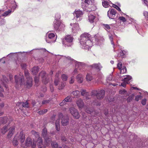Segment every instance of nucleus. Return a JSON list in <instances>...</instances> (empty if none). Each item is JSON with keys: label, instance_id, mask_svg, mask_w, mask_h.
<instances>
[{"label": "nucleus", "instance_id": "obj_56", "mask_svg": "<svg viewBox=\"0 0 148 148\" xmlns=\"http://www.w3.org/2000/svg\"><path fill=\"white\" fill-rule=\"evenodd\" d=\"M4 91V90L1 88L0 86V97H3V94L1 93L2 92Z\"/></svg>", "mask_w": 148, "mask_h": 148}, {"label": "nucleus", "instance_id": "obj_59", "mask_svg": "<svg viewBox=\"0 0 148 148\" xmlns=\"http://www.w3.org/2000/svg\"><path fill=\"white\" fill-rule=\"evenodd\" d=\"M74 76H72L71 77V79L69 81V82L70 84H73L74 82Z\"/></svg>", "mask_w": 148, "mask_h": 148}, {"label": "nucleus", "instance_id": "obj_24", "mask_svg": "<svg viewBox=\"0 0 148 148\" xmlns=\"http://www.w3.org/2000/svg\"><path fill=\"white\" fill-rule=\"evenodd\" d=\"M81 94L82 96H86L87 99H89L90 98V96L89 95V93L86 92L85 90L83 89L81 90Z\"/></svg>", "mask_w": 148, "mask_h": 148}, {"label": "nucleus", "instance_id": "obj_64", "mask_svg": "<svg viewBox=\"0 0 148 148\" xmlns=\"http://www.w3.org/2000/svg\"><path fill=\"white\" fill-rule=\"evenodd\" d=\"M39 77L35 76L34 77V81L36 83H38L39 81Z\"/></svg>", "mask_w": 148, "mask_h": 148}, {"label": "nucleus", "instance_id": "obj_53", "mask_svg": "<svg viewBox=\"0 0 148 148\" xmlns=\"http://www.w3.org/2000/svg\"><path fill=\"white\" fill-rule=\"evenodd\" d=\"M119 19L120 20L122 21L123 22H125L126 21V20L125 18L123 16L119 17Z\"/></svg>", "mask_w": 148, "mask_h": 148}, {"label": "nucleus", "instance_id": "obj_46", "mask_svg": "<svg viewBox=\"0 0 148 148\" xmlns=\"http://www.w3.org/2000/svg\"><path fill=\"white\" fill-rule=\"evenodd\" d=\"M119 94L121 95H125L127 93V91L124 89H122L119 91Z\"/></svg>", "mask_w": 148, "mask_h": 148}, {"label": "nucleus", "instance_id": "obj_23", "mask_svg": "<svg viewBox=\"0 0 148 148\" xmlns=\"http://www.w3.org/2000/svg\"><path fill=\"white\" fill-rule=\"evenodd\" d=\"M76 78L77 82L79 83H81L84 80L83 75L80 74H78L76 77Z\"/></svg>", "mask_w": 148, "mask_h": 148}, {"label": "nucleus", "instance_id": "obj_20", "mask_svg": "<svg viewBox=\"0 0 148 148\" xmlns=\"http://www.w3.org/2000/svg\"><path fill=\"white\" fill-rule=\"evenodd\" d=\"M15 129V126H12L11 127H10L9 129V131L8 134V138L11 137L13 135Z\"/></svg>", "mask_w": 148, "mask_h": 148}, {"label": "nucleus", "instance_id": "obj_32", "mask_svg": "<svg viewBox=\"0 0 148 148\" xmlns=\"http://www.w3.org/2000/svg\"><path fill=\"white\" fill-rule=\"evenodd\" d=\"M126 52L124 51H121L117 55V56L118 57H121L122 58H124L125 56Z\"/></svg>", "mask_w": 148, "mask_h": 148}, {"label": "nucleus", "instance_id": "obj_2", "mask_svg": "<svg viewBox=\"0 0 148 148\" xmlns=\"http://www.w3.org/2000/svg\"><path fill=\"white\" fill-rule=\"evenodd\" d=\"M73 38L70 35L66 36L62 41L63 45L64 46L70 47L73 45Z\"/></svg>", "mask_w": 148, "mask_h": 148}, {"label": "nucleus", "instance_id": "obj_4", "mask_svg": "<svg viewBox=\"0 0 148 148\" xmlns=\"http://www.w3.org/2000/svg\"><path fill=\"white\" fill-rule=\"evenodd\" d=\"M15 81L16 83V87L18 88L19 86L24 84V78L23 75H19V76L16 75L15 76Z\"/></svg>", "mask_w": 148, "mask_h": 148}, {"label": "nucleus", "instance_id": "obj_58", "mask_svg": "<svg viewBox=\"0 0 148 148\" xmlns=\"http://www.w3.org/2000/svg\"><path fill=\"white\" fill-rule=\"evenodd\" d=\"M93 104L96 105L97 106H100L101 105V102L100 101H97V102L93 101Z\"/></svg>", "mask_w": 148, "mask_h": 148}, {"label": "nucleus", "instance_id": "obj_16", "mask_svg": "<svg viewBox=\"0 0 148 148\" xmlns=\"http://www.w3.org/2000/svg\"><path fill=\"white\" fill-rule=\"evenodd\" d=\"M76 67L81 71H84V69L87 66L86 64L84 62H77L75 65Z\"/></svg>", "mask_w": 148, "mask_h": 148}, {"label": "nucleus", "instance_id": "obj_35", "mask_svg": "<svg viewBox=\"0 0 148 148\" xmlns=\"http://www.w3.org/2000/svg\"><path fill=\"white\" fill-rule=\"evenodd\" d=\"M12 10H8V11H5L2 14V16H3L6 17L10 15Z\"/></svg>", "mask_w": 148, "mask_h": 148}, {"label": "nucleus", "instance_id": "obj_37", "mask_svg": "<svg viewBox=\"0 0 148 148\" xmlns=\"http://www.w3.org/2000/svg\"><path fill=\"white\" fill-rule=\"evenodd\" d=\"M109 38L110 40L111 44L113 45V47L114 49L116 46L114 44L113 42V36L111 34H109Z\"/></svg>", "mask_w": 148, "mask_h": 148}, {"label": "nucleus", "instance_id": "obj_44", "mask_svg": "<svg viewBox=\"0 0 148 148\" xmlns=\"http://www.w3.org/2000/svg\"><path fill=\"white\" fill-rule=\"evenodd\" d=\"M47 111V110L44 109L38 112V113L39 114L42 115L46 113Z\"/></svg>", "mask_w": 148, "mask_h": 148}, {"label": "nucleus", "instance_id": "obj_26", "mask_svg": "<svg viewBox=\"0 0 148 148\" xmlns=\"http://www.w3.org/2000/svg\"><path fill=\"white\" fill-rule=\"evenodd\" d=\"M77 104L79 108H82L84 106V103L82 100L81 99H78L77 101Z\"/></svg>", "mask_w": 148, "mask_h": 148}, {"label": "nucleus", "instance_id": "obj_63", "mask_svg": "<svg viewBox=\"0 0 148 148\" xmlns=\"http://www.w3.org/2000/svg\"><path fill=\"white\" fill-rule=\"evenodd\" d=\"M127 84V83H126V82H125V81H123V82L122 83L121 85H119L120 86H122L124 87H125L126 84Z\"/></svg>", "mask_w": 148, "mask_h": 148}, {"label": "nucleus", "instance_id": "obj_34", "mask_svg": "<svg viewBox=\"0 0 148 148\" xmlns=\"http://www.w3.org/2000/svg\"><path fill=\"white\" fill-rule=\"evenodd\" d=\"M132 79V77L129 75L125 76L123 79V81L126 82V83L128 84L129 82Z\"/></svg>", "mask_w": 148, "mask_h": 148}, {"label": "nucleus", "instance_id": "obj_41", "mask_svg": "<svg viewBox=\"0 0 148 148\" xmlns=\"http://www.w3.org/2000/svg\"><path fill=\"white\" fill-rule=\"evenodd\" d=\"M68 75L65 74H62V75L61 78L63 81H66L68 79Z\"/></svg>", "mask_w": 148, "mask_h": 148}, {"label": "nucleus", "instance_id": "obj_47", "mask_svg": "<svg viewBox=\"0 0 148 148\" xmlns=\"http://www.w3.org/2000/svg\"><path fill=\"white\" fill-rule=\"evenodd\" d=\"M134 94H132L127 99V101L128 102H130L131 101L134 97Z\"/></svg>", "mask_w": 148, "mask_h": 148}, {"label": "nucleus", "instance_id": "obj_31", "mask_svg": "<svg viewBox=\"0 0 148 148\" xmlns=\"http://www.w3.org/2000/svg\"><path fill=\"white\" fill-rule=\"evenodd\" d=\"M102 67L100 63L93 64V68H94L97 70H98L99 71L100 70Z\"/></svg>", "mask_w": 148, "mask_h": 148}, {"label": "nucleus", "instance_id": "obj_11", "mask_svg": "<svg viewBox=\"0 0 148 148\" xmlns=\"http://www.w3.org/2000/svg\"><path fill=\"white\" fill-rule=\"evenodd\" d=\"M39 76L42 78V81L44 84H46L49 81L48 75L46 74L45 71H42L39 74Z\"/></svg>", "mask_w": 148, "mask_h": 148}, {"label": "nucleus", "instance_id": "obj_15", "mask_svg": "<svg viewBox=\"0 0 148 148\" xmlns=\"http://www.w3.org/2000/svg\"><path fill=\"white\" fill-rule=\"evenodd\" d=\"M83 14L84 13L83 12L79 10H75L74 13V15L75 17L76 18L77 21H79L81 20L82 18H81L83 16Z\"/></svg>", "mask_w": 148, "mask_h": 148}, {"label": "nucleus", "instance_id": "obj_9", "mask_svg": "<svg viewBox=\"0 0 148 148\" xmlns=\"http://www.w3.org/2000/svg\"><path fill=\"white\" fill-rule=\"evenodd\" d=\"M24 73L25 76L27 79V81L26 84V85L27 87L29 88L32 86V77L29 76V73L27 70H25Z\"/></svg>", "mask_w": 148, "mask_h": 148}, {"label": "nucleus", "instance_id": "obj_36", "mask_svg": "<svg viewBox=\"0 0 148 148\" xmlns=\"http://www.w3.org/2000/svg\"><path fill=\"white\" fill-rule=\"evenodd\" d=\"M8 118L6 117L4 118H0V125L2 123H5L8 121Z\"/></svg>", "mask_w": 148, "mask_h": 148}, {"label": "nucleus", "instance_id": "obj_28", "mask_svg": "<svg viewBox=\"0 0 148 148\" xmlns=\"http://www.w3.org/2000/svg\"><path fill=\"white\" fill-rule=\"evenodd\" d=\"M80 95V92L78 90H75L73 91L71 94V96L75 98H78Z\"/></svg>", "mask_w": 148, "mask_h": 148}, {"label": "nucleus", "instance_id": "obj_42", "mask_svg": "<svg viewBox=\"0 0 148 148\" xmlns=\"http://www.w3.org/2000/svg\"><path fill=\"white\" fill-rule=\"evenodd\" d=\"M92 13H90L88 14V20L89 22L92 23Z\"/></svg>", "mask_w": 148, "mask_h": 148}, {"label": "nucleus", "instance_id": "obj_45", "mask_svg": "<svg viewBox=\"0 0 148 148\" xmlns=\"http://www.w3.org/2000/svg\"><path fill=\"white\" fill-rule=\"evenodd\" d=\"M121 71V73H125L127 71V69L126 67L125 66H123V67L120 69Z\"/></svg>", "mask_w": 148, "mask_h": 148}, {"label": "nucleus", "instance_id": "obj_30", "mask_svg": "<svg viewBox=\"0 0 148 148\" xmlns=\"http://www.w3.org/2000/svg\"><path fill=\"white\" fill-rule=\"evenodd\" d=\"M58 74H56V77L54 81L55 85L56 86L58 85L60 81V79L58 77Z\"/></svg>", "mask_w": 148, "mask_h": 148}, {"label": "nucleus", "instance_id": "obj_29", "mask_svg": "<svg viewBox=\"0 0 148 148\" xmlns=\"http://www.w3.org/2000/svg\"><path fill=\"white\" fill-rule=\"evenodd\" d=\"M92 73L91 72H89L88 73L86 77V80L88 82L91 81L92 79Z\"/></svg>", "mask_w": 148, "mask_h": 148}, {"label": "nucleus", "instance_id": "obj_39", "mask_svg": "<svg viewBox=\"0 0 148 148\" xmlns=\"http://www.w3.org/2000/svg\"><path fill=\"white\" fill-rule=\"evenodd\" d=\"M18 140L17 139V136H15V137L14 138L13 141V144L14 146H16L18 145Z\"/></svg>", "mask_w": 148, "mask_h": 148}, {"label": "nucleus", "instance_id": "obj_49", "mask_svg": "<svg viewBox=\"0 0 148 148\" xmlns=\"http://www.w3.org/2000/svg\"><path fill=\"white\" fill-rule=\"evenodd\" d=\"M112 7L116 9L117 10L121 12V9L119 7H118L117 5L114 4H112Z\"/></svg>", "mask_w": 148, "mask_h": 148}, {"label": "nucleus", "instance_id": "obj_21", "mask_svg": "<svg viewBox=\"0 0 148 148\" xmlns=\"http://www.w3.org/2000/svg\"><path fill=\"white\" fill-rule=\"evenodd\" d=\"M72 99L71 96H68L66 98L62 101V102L60 103V106H62L65 104L66 102H69L71 101Z\"/></svg>", "mask_w": 148, "mask_h": 148}, {"label": "nucleus", "instance_id": "obj_14", "mask_svg": "<svg viewBox=\"0 0 148 148\" xmlns=\"http://www.w3.org/2000/svg\"><path fill=\"white\" fill-rule=\"evenodd\" d=\"M116 10L114 9H111L109 10L107 12L108 16L110 19H114L116 18L115 17L116 15Z\"/></svg>", "mask_w": 148, "mask_h": 148}, {"label": "nucleus", "instance_id": "obj_54", "mask_svg": "<svg viewBox=\"0 0 148 148\" xmlns=\"http://www.w3.org/2000/svg\"><path fill=\"white\" fill-rule=\"evenodd\" d=\"M22 106L24 107L28 108V103L27 101L22 103Z\"/></svg>", "mask_w": 148, "mask_h": 148}, {"label": "nucleus", "instance_id": "obj_7", "mask_svg": "<svg viewBox=\"0 0 148 148\" xmlns=\"http://www.w3.org/2000/svg\"><path fill=\"white\" fill-rule=\"evenodd\" d=\"M105 94V91L103 90L98 92L93 90V97L95 96L98 99H103L104 96Z\"/></svg>", "mask_w": 148, "mask_h": 148}, {"label": "nucleus", "instance_id": "obj_12", "mask_svg": "<svg viewBox=\"0 0 148 148\" xmlns=\"http://www.w3.org/2000/svg\"><path fill=\"white\" fill-rule=\"evenodd\" d=\"M47 130L46 128H44L42 131V135L44 138L45 141L46 142L47 146L49 145V142L51 141V139L48 137L47 135Z\"/></svg>", "mask_w": 148, "mask_h": 148}, {"label": "nucleus", "instance_id": "obj_19", "mask_svg": "<svg viewBox=\"0 0 148 148\" xmlns=\"http://www.w3.org/2000/svg\"><path fill=\"white\" fill-rule=\"evenodd\" d=\"M79 29L78 24L77 23L74 24L73 27L72 28V32L74 34H76L77 33Z\"/></svg>", "mask_w": 148, "mask_h": 148}, {"label": "nucleus", "instance_id": "obj_40", "mask_svg": "<svg viewBox=\"0 0 148 148\" xmlns=\"http://www.w3.org/2000/svg\"><path fill=\"white\" fill-rule=\"evenodd\" d=\"M65 86V83L63 82H62L61 84L59 85L58 89L59 90H62L64 88Z\"/></svg>", "mask_w": 148, "mask_h": 148}, {"label": "nucleus", "instance_id": "obj_1", "mask_svg": "<svg viewBox=\"0 0 148 148\" xmlns=\"http://www.w3.org/2000/svg\"><path fill=\"white\" fill-rule=\"evenodd\" d=\"M79 42L81 48L90 51L92 46V36L88 33H84L81 35Z\"/></svg>", "mask_w": 148, "mask_h": 148}, {"label": "nucleus", "instance_id": "obj_18", "mask_svg": "<svg viewBox=\"0 0 148 148\" xmlns=\"http://www.w3.org/2000/svg\"><path fill=\"white\" fill-rule=\"evenodd\" d=\"M10 127L9 124L6 125L2 128H0V135L1 134H4L8 130Z\"/></svg>", "mask_w": 148, "mask_h": 148}, {"label": "nucleus", "instance_id": "obj_3", "mask_svg": "<svg viewBox=\"0 0 148 148\" xmlns=\"http://www.w3.org/2000/svg\"><path fill=\"white\" fill-rule=\"evenodd\" d=\"M48 37L46 38V40L48 43L54 42L56 40L57 36L56 34L51 32H48L46 34Z\"/></svg>", "mask_w": 148, "mask_h": 148}, {"label": "nucleus", "instance_id": "obj_5", "mask_svg": "<svg viewBox=\"0 0 148 148\" xmlns=\"http://www.w3.org/2000/svg\"><path fill=\"white\" fill-rule=\"evenodd\" d=\"M21 146L24 148H26L28 146H30L32 148H34L36 146V143L34 140L32 143L31 138L28 137L26 140L25 145L22 144Z\"/></svg>", "mask_w": 148, "mask_h": 148}, {"label": "nucleus", "instance_id": "obj_33", "mask_svg": "<svg viewBox=\"0 0 148 148\" xmlns=\"http://www.w3.org/2000/svg\"><path fill=\"white\" fill-rule=\"evenodd\" d=\"M39 70L38 66H34L32 69V72L33 74H35L37 73Z\"/></svg>", "mask_w": 148, "mask_h": 148}, {"label": "nucleus", "instance_id": "obj_13", "mask_svg": "<svg viewBox=\"0 0 148 148\" xmlns=\"http://www.w3.org/2000/svg\"><path fill=\"white\" fill-rule=\"evenodd\" d=\"M70 112L73 116L76 119H78L80 115L77 110L74 107H71L69 109Z\"/></svg>", "mask_w": 148, "mask_h": 148}, {"label": "nucleus", "instance_id": "obj_50", "mask_svg": "<svg viewBox=\"0 0 148 148\" xmlns=\"http://www.w3.org/2000/svg\"><path fill=\"white\" fill-rule=\"evenodd\" d=\"M142 97V96L139 95H136L135 97V101H138L140 99H141Z\"/></svg>", "mask_w": 148, "mask_h": 148}, {"label": "nucleus", "instance_id": "obj_22", "mask_svg": "<svg viewBox=\"0 0 148 148\" xmlns=\"http://www.w3.org/2000/svg\"><path fill=\"white\" fill-rule=\"evenodd\" d=\"M36 143L37 145L38 146V148H45V147L44 146H42V139L41 137H39L37 139V141L35 140Z\"/></svg>", "mask_w": 148, "mask_h": 148}, {"label": "nucleus", "instance_id": "obj_10", "mask_svg": "<svg viewBox=\"0 0 148 148\" xmlns=\"http://www.w3.org/2000/svg\"><path fill=\"white\" fill-rule=\"evenodd\" d=\"M59 118H62L61 119V123L63 126L67 125L69 123V117L67 116H63L61 113H59L58 114Z\"/></svg>", "mask_w": 148, "mask_h": 148}, {"label": "nucleus", "instance_id": "obj_17", "mask_svg": "<svg viewBox=\"0 0 148 148\" xmlns=\"http://www.w3.org/2000/svg\"><path fill=\"white\" fill-rule=\"evenodd\" d=\"M18 140L20 141L21 144L24 142L25 139V135L22 131L21 132L18 136L17 137Z\"/></svg>", "mask_w": 148, "mask_h": 148}, {"label": "nucleus", "instance_id": "obj_27", "mask_svg": "<svg viewBox=\"0 0 148 148\" xmlns=\"http://www.w3.org/2000/svg\"><path fill=\"white\" fill-rule=\"evenodd\" d=\"M1 82L3 84L4 86L6 88H7V86L6 85V83H7L8 81L5 76L3 75L2 78L1 80Z\"/></svg>", "mask_w": 148, "mask_h": 148}, {"label": "nucleus", "instance_id": "obj_51", "mask_svg": "<svg viewBox=\"0 0 148 148\" xmlns=\"http://www.w3.org/2000/svg\"><path fill=\"white\" fill-rule=\"evenodd\" d=\"M51 145L54 148H56L58 147V144L56 142H52L51 143Z\"/></svg>", "mask_w": 148, "mask_h": 148}, {"label": "nucleus", "instance_id": "obj_52", "mask_svg": "<svg viewBox=\"0 0 148 148\" xmlns=\"http://www.w3.org/2000/svg\"><path fill=\"white\" fill-rule=\"evenodd\" d=\"M117 67L119 70H120L123 67L122 63L119 62L117 64Z\"/></svg>", "mask_w": 148, "mask_h": 148}, {"label": "nucleus", "instance_id": "obj_6", "mask_svg": "<svg viewBox=\"0 0 148 148\" xmlns=\"http://www.w3.org/2000/svg\"><path fill=\"white\" fill-rule=\"evenodd\" d=\"M64 25L61 23L59 19H55L54 22L53 26L56 31H58L61 30L62 28L64 27Z\"/></svg>", "mask_w": 148, "mask_h": 148}, {"label": "nucleus", "instance_id": "obj_8", "mask_svg": "<svg viewBox=\"0 0 148 148\" xmlns=\"http://www.w3.org/2000/svg\"><path fill=\"white\" fill-rule=\"evenodd\" d=\"M94 38L95 39V45L100 46L103 44L104 39L102 36L97 34L95 35Z\"/></svg>", "mask_w": 148, "mask_h": 148}, {"label": "nucleus", "instance_id": "obj_43", "mask_svg": "<svg viewBox=\"0 0 148 148\" xmlns=\"http://www.w3.org/2000/svg\"><path fill=\"white\" fill-rule=\"evenodd\" d=\"M61 59H64L66 61H72L73 60L70 57H66L65 56H62L61 58H60Z\"/></svg>", "mask_w": 148, "mask_h": 148}, {"label": "nucleus", "instance_id": "obj_38", "mask_svg": "<svg viewBox=\"0 0 148 148\" xmlns=\"http://www.w3.org/2000/svg\"><path fill=\"white\" fill-rule=\"evenodd\" d=\"M56 129L57 131H59L60 130V120L59 119H57L55 123Z\"/></svg>", "mask_w": 148, "mask_h": 148}, {"label": "nucleus", "instance_id": "obj_55", "mask_svg": "<svg viewBox=\"0 0 148 148\" xmlns=\"http://www.w3.org/2000/svg\"><path fill=\"white\" fill-rule=\"evenodd\" d=\"M147 100L146 99H142L141 101L142 104L143 106L145 105L146 104Z\"/></svg>", "mask_w": 148, "mask_h": 148}, {"label": "nucleus", "instance_id": "obj_62", "mask_svg": "<svg viewBox=\"0 0 148 148\" xmlns=\"http://www.w3.org/2000/svg\"><path fill=\"white\" fill-rule=\"evenodd\" d=\"M55 17L56 18L55 19H59L60 17V15L59 14H56L55 15Z\"/></svg>", "mask_w": 148, "mask_h": 148}, {"label": "nucleus", "instance_id": "obj_57", "mask_svg": "<svg viewBox=\"0 0 148 148\" xmlns=\"http://www.w3.org/2000/svg\"><path fill=\"white\" fill-rule=\"evenodd\" d=\"M112 75H109V76L107 77L106 79V81L108 82V81H110L112 80Z\"/></svg>", "mask_w": 148, "mask_h": 148}, {"label": "nucleus", "instance_id": "obj_61", "mask_svg": "<svg viewBox=\"0 0 148 148\" xmlns=\"http://www.w3.org/2000/svg\"><path fill=\"white\" fill-rule=\"evenodd\" d=\"M50 100H44L42 101V103L43 104H45L48 103L50 102Z\"/></svg>", "mask_w": 148, "mask_h": 148}, {"label": "nucleus", "instance_id": "obj_60", "mask_svg": "<svg viewBox=\"0 0 148 148\" xmlns=\"http://www.w3.org/2000/svg\"><path fill=\"white\" fill-rule=\"evenodd\" d=\"M85 2L88 5H91L92 3V0H85Z\"/></svg>", "mask_w": 148, "mask_h": 148}, {"label": "nucleus", "instance_id": "obj_25", "mask_svg": "<svg viewBox=\"0 0 148 148\" xmlns=\"http://www.w3.org/2000/svg\"><path fill=\"white\" fill-rule=\"evenodd\" d=\"M108 0V1L103 0L102 1V5L103 7L105 8H107L108 7L110 6V3L112 4L110 1H109Z\"/></svg>", "mask_w": 148, "mask_h": 148}, {"label": "nucleus", "instance_id": "obj_48", "mask_svg": "<svg viewBox=\"0 0 148 148\" xmlns=\"http://www.w3.org/2000/svg\"><path fill=\"white\" fill-rule=\"evenodd\" d=\"M103 26L104 28L106 30H108L110 29V27L108 24H103Z\"/></svg>", "mask_w": 148, "mask_h": 148}]
</instances>
